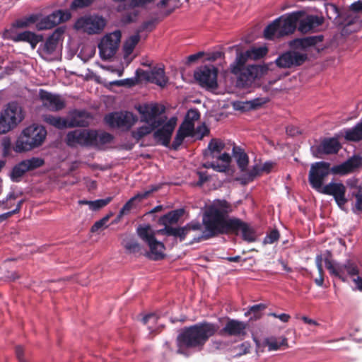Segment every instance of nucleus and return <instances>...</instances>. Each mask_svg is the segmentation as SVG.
Returning <instances> with one entry per match:
<instances>
[{
	"label": "nucleus",
	"mask_w": 362,
	"mask_h": 362,
	"mask_svg": "<svg viewBox=\"0 0 362 362\" xmlns=\"http://www.w3.org/2000/svg\"><path fill=\"white\" fill-rule=\"evenodd\" d=\"M40 99L42 105L51 111H59L65 107L64 100L59 95L40 90Z\"/></svg>",
	"instance_id": "24"
},
{
	"label": "nucleus",
	"mask_w": 362,
	"mask_h": 362,
	"mask_svg": "<svg viewBox=\"0 0 362 362\" xmlns=\"http://www.w3.org/2000/svg\"><path fill=\"white\" fill-rule=\"evenodd\" d=\"M209 133V129L205 125H200L197 127L196 132H194L195 136L199 139H202Z\"/></svg>",
	"instance_id": "53"
},
{
	"label": "nucleus",
	"mask_w": 362,
	"mask_h": 362,
	"mask_svg": "<svg viewBox=\"0 0 362 362\" xmlns=\"http://www.w3.org/2000/svg\"><path fill=\"white\" fill-rule=\"evenodd\" d=\"M296 24H268L264 31L267 40H274L293 33Z\"/></svg>",
	"instance_id": "23"
},
{
	"label": "nucleus",
	"mask_w": 362,
	"mask_h": 362,
	"mask_svg": "<svg viewBox=\"0 0 362 362\" xmlns=\"http://www.w3.org/2000/svg\"><path fill=\"white\" fill-rule=\"evenodd\" d=\"M265 308V305L264 304H257L255 305L250 308L249 310L245 313V315H250L251 313H254L255 318H258L259 316L258 313L263 310Z\"/></svg>",
	"instance_id": "48"
},
{
	"label": "nucleus",
	"mask_w": 362,
	"mask_h": 362,
	"mask_svg": "<svg viewBox=\"0 0 362 362\" xmlns=\"http://www.w3.org/2000/svg\"><path fill=\"white\" fill-rule=\"evenodd\" d=\"M218 70L214 66H204L194 72V78L199 84L207 89L217 87Z\"/></svg>",
	"instance_id": "17"
},
{
	"label": "nucleus",
	"mask_w": 362,
	"mask_h": 362,
	"mask_svg": "<svg viewBox=\"0 0 362 362\" xmlns=\"http://www.w3.org/2000/svg\"><path fill=\"white\" fill-rule=\"evenodd\" d=\"M49 8L46 7L41 11L28 16L23 23H65L70 20L71 13L68 10L59 9L49 13ZM16 23H21L16 21Z\"/></svg>",
	"instance_id": "11"
},
{
	"label": "nucleus",
	"mask_w": 362,
	"mask_h": 362,
	"mask_svg": "<svg viewBox=\"0 0 362 362\" xmlns=\"http://www.w3.org/2000/svg\"><path fill=\"white\" fill-rule=\"evenodd\" d=\"M325 267L329 274L343 281H346V275L352 278L355 287L362 291V274H360L358 266L353 262L347 260L344 264H340L331 259H325Z\"/></svg>",
	"instance_id": "6"
},
{
	"label": "nucleus",
	"mask_w": 362,
	"mask_h": 362,
	"mask_svg": "<svg viewBox=\"0 0 362 362\" xmlns=\"http://www.w3.org/2000/svg\"><path fill=\"white\" fill-rule=\"evenodd\" d=\"M155 187H152L149 190L139 192L132 198H131L122 207L120 211V215H124L130 211L134 206L139 203L141 200L146 198L152 192L156 190Z\"/></svg>",
	"instance_id": "30"
},
{
	"label": "nucleus",
	"mask_w": 362,
	"mask_h": 362,
	"mask_svg": "<svg viewBox=\"0 0 362 362\" xmlns=\"http://www.w3.org/2000/svg\"><path fill=\"white\" fill-rule=\"evenodd\" d=\"M138 118L130 112H116L107 115L105 121L111 127L130 129L137 121Z\"/></svg>",
	"instance_id": "15"
},
{
	"label": "nucleus",
	"mask_w": 362,
	"mask_h": 362,
	"mask_svg": "<svg viewBox=\"0 0 362 362\" xmlns=\"http://www.w3.org/2000/svg\"><path fill=\"white\" fill-rule=\"evenodd\" d=\"M182 215V210L173 211L165 215L162 218L164 224L173 223L178 221L179 218Z\"/></svg>",
	"instance_id": "43"
},
{
	"label": "nucleus",
	"mask_w": 362,
	"mask_h": 362,
	"mask_svg": "<svg viewBox=\"0 0 362 362\" xmlns=\"http://www.w3.org/2000/svg\"><path fill=\"white\" fill-rule=\"evenodd\" d=\"M94 138V130L76 129L68 132L66 141L69 146H91Z\"/></svg>",
	"instance_id": "19"
},
{
	"label": "nucleus",
	"mask_w": 362,
	"mask_h": 362,
	"mask_svg": "<svg viewBox=\"0 0 362 362\" xmlns=\"http://www.w3.org/2000/svg\"><path fill=\"white\" fill-rule=\"evenodd\" d=\"M25 25L13 24V26L9 30H5L3 36L6 39H10L15 42H28L31 45L32 48L34 49L36 45L41 40V37L33 32L22 31V27Z\"/></svg>",
	"instance_id": "14"
},
{
	"label": "nucleus",
	"mask_w": 362,
	"mask_h": 362,
	"mask_svg": "<svg viewBox=\"0 0 362 362\" xmlns=\"http://www.w3.org/2000/svg\"><path fill=\"white\" fill-rule=\"evenodd\" d=\"M247 324L236 320H229L221 332L227 333L230 336H241L245 334Z\"/></svg>",
	"instance_id": "29"
},
{
	"label": "nucleus",
	"mask_w": 362,
	"mask_h": 362,
	"mask_svg": "<svg viewBox=\"0 0 362 362\" xmlns=\"http://www.w3.org/2000/svg\"><path fill=\"white\" fill-rule=\"evenodd\" d=\"M113 139V136L107 132H97L94 131V138L92 139L91 146L100 147L105 144H109Z\"/></svg>",
	"instance_id": "37"
},
{
	"label": "nucleus",
	"mask_w": 362,
	"mask_h": 362,
	"mask_svg": "<svg viewBox=\"0 0 362 362\" xmlns=\"http://www.w3.org/2000/svg\"><path fill=\"white\" fill-rule=\"evenodd\" d=\"M326 258L330 259L329 257V255H327V256H326L325 257L322 255H317L315 259L316 266H317V270L319 272V277H317L315 279V282L319 286H322L323 285L324 277H323L322 262H325Z\"/></svg>",
	"instance_id": "41"
},
{
	"label": "nucleus",
	"mask_w": 362,
	"mask_h": 362,
	"mask_svg": "<svg viewBox=\"0 0 362 362\" xmlns=\"http://www.w3.org/2000/svg\"><path fill=\"white\" fill-rule=\"evenodd\" d=\"M218 328V325L203 322L184 329L177 338V353L187 356H189L187 349H202Z\"/></svg>",
	"instance_id": "3"
},
{
	"label": "nucleus",
	"mask_w": 362,
	"mask_h": 362,
	"mask_svg": "<svg viewBox=\"0 0 362 362\" xmlns=\"http://www.w3.org/2000/svg\"><path fill=\"white\" fill-rule=\"evenodd\" d=\"M1 145L4 148V153H7L10 148H11V140L9 138H7V137H5L3 139L2 141H1Z\"/></svg>",
	"instance_id": "59"
},
{
	"label": "nucleus",
	"mask_w": 362,
	"mask_h": 362,
	"mask_svg": "<svg viewBox=\"0 0 362 362\" xmlns=\"http://www.w3.org/2000/svg\"><path fill=\"white\" fill-rule=\"evenodd\" d=\"M233 107L237 110L247 111L250 109L249 103L245 102H235L233 103Z\"/></svg>",
	"instance_id": "54"
},
{
	"label": "nucleus",
	"mask_w": 362,
	"mask_h": 362,
	"mask_svg": "<svg viewBox=\"0 0 362 362\" xmlns=\"http://www.w3.org/2000/svg\"><path fill=\"white\" fill-rule=\"evenodd\" d=\"M153 25L154 24H141V25L136 29V33L131 35L124 42V59L127 64H129L134 58V57H132L131 55L136 45L141 39L146 37L147 34L154 28Z\"/></svg>",
	"instance_id": "12"
},
{
	"label": "nucleus",
	"mask_w": 362,
	"mask_h": 362,
	"mask_svg": "<svg viewBox=\"0 0 362 362\" xmlns=\"http://www.w3.org/2000/svg\"><path fill=\"white\" fill-rule=\"evenodd\" d=\"M111 199H112L110 197H108L106 199H97L95 201L79 200L78 204L81 205H88V207L90 210L98 211L109 204Z\"/></svg>",
	"instance_id": "38"
},
{
	"label": "nucleus",
	"mask_w": 362,
	"mask_h": 362,
	"mask_svg": "<svg viewBox=\"0 0 362 362\" xmlns=\"http://www.w3.org/2000/svg\"><path fill=\"white\" fill-rule=\"evenodd\" d=\"M160 231L168 235L180 238V240H184L189 232L188 228L187 226L182 228H173L166 226L163 230H160Z\"/></svg>",
	"instance_id": "39"
},
{
	"label": "nucleus",
	"mask_w": 362,
	"mask_h": 362,
	"mask_svg": "<svg viewBox=\"0 0 362 362\" xmlns=\"http://www.w3.org/2000/svg\"><path fill=\"white\" fill-rule=\"evenodd\" d=\"M23 202V200L19 201L14 210L0 215V222L6 219L8 217L11 216V215H13L16 213H18L21 208Z\"/></svg>",
	"instance_id": "52"
},
{
	"label": "nucleus",
	"mask_w": 362,
	"mask_h": 362,
	"mask_svg": "<svg viewBox=\"0 0 362 362\" xmlns=\"http://www.w3.org/2000/svg\"><path fill=\"white\" fill-rule=\"evenodd\" d=\"M267 102L266 98H255L251 100H248L250 109H255L258 107L262 106Z\"/></svg>",
	"instance_id": "49"
},
{
	"label": "nucleus",
	"mask_w": 362,
	"mask_h": 362,
	"mask_svg": "<svg viewBox=\"0 0 362 362\" xmlns=\"http://www.w3.org/2000/svg\"><path fill=\"white\" fill-rule=\"evenodd\" d=\"M344 134L346 140L352 141H360L362 139V122L358 123L352 128L345 129Z\"/></svg>",
	"instance_id": "33"
},
{
	"label": "nucleus",
	"mask_w": 362,
	"mask_h": 362,
	"mask_svg": "<svg viewBox=\"0 0 362 362\" xmlns=\"http://www.w3.org/2000/svg\"><path fill=\"white\" fill-rule=\"evenodd\" d=\"M94 0H74L72 3V7L81 8L90 4Z\"/></svg>",
	"instance_id": "56"
},
{
	"label": "nucleus",
	"mask_w": 362,
	"mask_h": 362,
	"mask_svg": "<svg viewBox=\"0 0 362 362\" xmlns=\"http://www.w3.org/2000/svg\"><path fill=\"white\" fill-rule=\"evenodd\" d=\"M271 315L276 318H279L281 321H282L284 322H288V320L290 319V316L285 313H282L280 315H276L275 313H272Z\"/></svg>",
	"instance_id": "63"
},
{
	"label": "nucleus",
	"mask_w": 362,
	"mask_h": 362,
	"mask_svg": "<svg viewBox=\"0 0 362 362\" xmlns=\"http://www.w3.org/2000/svg\"><path fill=\"white\" fill-rule=\"evenodd\" d=\"M250 344L247 341H245L243 344L238 345L235 347V349L238 350L237 355L241 356L247 354L250 351Z\"/></svg>",
	"instance_id": "51"
},
{
	"label": "nucleus",
	"mask_w": 362,
	"mask_h": 362,
	"mask_svg": "<svg viewBox=\"0 0 362 362\" xmlns=\"http://www.w3.org/2000/svg\"><path fill=\"white\" fill-rule=\"evenodd\" d=\"M42 119L47 124L53 126L57 129H62L66 128V117L54 116L52 115H45L42 117Z\"/></svg>",
	"instance_id": "36"
},
{
	"label": "nucleus",
	"mask_w": 362,
	"mask_h": 362,
	"mask_svg": "<svg viewBox=\"0 0 362 362\" xmlns=\"http://www.w3.org/2000/svg\"><path fill=\"white\" fill-rule=\"evenodd\" d=\"M340 144L337 139L330 138L326 139L316 147L317 151L315 150V147H312L313 154L316 157H319V154H332L336 153L340 148Z\"/></svg>",
	"instance_id": "26"
},
{
	"label": "nucleus",
	"mask_w": 362,
	"mask_h": 362,
	"mask_svg": "<svg viewBox=\"0 0 362 362\" xmlns=\"http://www.w3.org/2000/svg\"><path fill=\"white\" fill-rule=\"evenodd\" d=\"M24 118L21 106L9 103L0 115V134H6L15 128Z\"/></svg>",
	"instance_id": "10"
},
{
	"label": "nucleus",
	"mask_w": 362,
	"mask_h": 362,
	"mask_svg": "<svg viewBox=\"0 0 362 362\" xmlns=\"http://www.w3.org/2000/svg\"><path fill=\"white\" fill-rule=\"evenodd\" d=\"M122 247L125 250V252L134 257H140L144 255V248L138 242L136 238L132 235L125 234L122 237L121 242Z\"/></svg>",
	"instance_id": "25"
},
{
	"label": "nucleus",
	"mask_w": 362,
	"mask_h": 362,
	"mask_svg": "<svg viewBox=\"0 0 362 362\" xmlns=\"http://www.w3.org/2000/svg\"><path fill=\"white\" fill-rule=\"evenodd\" d=\"M105 24H74V29L80 33L88 35L100 34Z\"/></svg>",
	"instance_id": "31"
},
{
	"label": "nucleus",
	"mask_w": 362,
	"mask_h": 362,
	"mask_svg": "<svg viewBox=\"0 0 362 362\" xmlns=\"http://www.w3.org/2000/svg\"><path fill=\"white\" fill-rule=\"evenodd\" d=\"M122 37L120 30H115L106 34L98 45L100 55L102 59H107L117 52Z\"/></svg>",
	"instance_id": "13"
},
{
	"label": "nucleus",
	"mask_w": 362,
	"mask_h": 362,
	"mask_svg": "<svg viewBox=\"0 0 362 362\" xmlns=\"http://www.w3.org/2000/svg\"><path fill=\"white\" fill-rule=\"evenodd\" d=\"M16 199V196L14 192H10L7 196L5 200L0 201V206H4V209H8L10 206H8V202L14 200Z\"/></svg>",
	"instance_id": "55"
},
{
	"label": "nucleus",
	"mask_w": 362,
	"mask_h": 362,
	"mask_svg": "<svg viewBox=\"0 0 362 362\" xmlns=\"http://www.w3.org/2000/svg\"><path fill=\"white\" fill-rule=\"evenodd\" d=\"M136 233L149 247V251L144 250V255L152 260H159L164 257L165 246L163 243L155 238V231L149 225L139 226L136 229Z\"/></svg>",
	"instance_id": "9"
},
{
	"label": "nucleus",
	"mask_w": 362,
	"mask_h": 362,
	"mask_svg": "<svg viewBox=\"0 0 362 362\" xmlns=\"http://www.w3.org/2000/svg\"><path fill=\"white\" fill-rule=\"evenodd\" d=\"M230 211L226 201L215 202L206 211L203 218L205 226L204 236L212 237L219 233H242L244 240L253 242L255 240L252 229L245 222L237 218H228Z\"/></svg>",
	"instance_id": "1"
},
{
	"label": "nucleus",
	"mask_w": 362,
	"mask_h": 362,
	"mask_svg": "<svg viewBox=\"0 0 362 362\" xmlns=\"http://www.w3.org/2000/svg\"><path fill=\"white\" fill-rule=\"evenodd\" d=\"M137 76L148 82L164 87L168 83V78L165 76L163 67L155 66L150 70H136Z\"/></svg>",
	"instance_id": "22"
},
{
	"label": "nucleus",
	"mask_w": 362,
	"mask_h": 362,
	"mask_svg": "<svg viewBox=\"0 0 362 362\" xmlns=\"http://www.w3.org/2000/svg\"><path fill=\"white\" fill-rule=\"evenodd\" d=\"M224 147V143L220 139H211L209 143L208 148L204 152V156L206 157L216 158V160L211 162H206L204 164V166L206 168H211L218 172H226L228 169L231 158L227 153L220 154Z\"/></svg>",
	"instance_id": "8"
},
{
	"label": "nucleus",
	"mask_w": 362,
	"mask_h": 362,
	"mask_svg": "<svg viewBox=\"0 0 362 362\" xmlns=\"http://www.w3.org/2000/svg\"><path fill=\"white\" fill-rule=\"evenodd\" d=\"M346 187L341 182H330L318 192L333 196L336 203L341 209H344V206L347 202V199L345 197Z\"/></svg>",
	"instance_id": "20"
},
{
	"label": "nucleus",
	"mask_w": 362,
	"mask_h": 362,
	"mask_svg": "<svg viewBox=\"0 0 362 362\" xmlns=\"http://www.w3.org/2000/svg\"><path fill=\"white\" fill-rule=\"evenodd\" d=\"M178 0H161L160 2V6L161 7H166L169 8L165 13V15H168L174 8L178 6Z\"/></svg>",
	"instance_id": "46"
},
{
	"label": "nucleus",
	"mask_w": 362,
	"mask_h": 362,
	"mask_svg": "<svg viewBox=\"0 0 362 362\" xmlns=\"http://www.w3.org/2000/svg\"><path fill=\"white\" fill-rule=\"evenodd\" d=\"M359 165L357 159H349L346 162L334 166L330 168V164L327 162H316L312 164L309 173V182L311 186L317 192L321 190L323 186V182L330 173L334 174L344 175L352 171Z\"/></svg>",
	"instance_id": "5"
},
{
	"label": "nucleus",
	"mask_w": 362,
	"mask_h": 362,
	"mask_svg": "<svg viewBox=\"0 0 362 362\" xmlns=\"http://www.w3.org/2000/svg\"><path fill=\"white\" fill-rule=\"evenodd\" d=\"M111 216L112 214H108L100 220L96 221L91 228V232L95 233L99 230L106 228L107 227V222Z\"/></svg>",
	"instance_id": "44"
},
{
	"label": "nucleus",
	"mask_w": 362,
	"mask_h": 362,
	"mask_svg": "<svg viewBox=\"0 0 362 362\" xmlns=\"http://www.w3.org/2000/svg\"><path fill=\"white\" fill-rule=\"evenodd\" d=\"M194 136V124L189 120H185L180 127L175 141L173 142V147L177 148L180 146L186 136Z\"/></svg>",
	"instance_id": "28"
},
{
	"label": "nucleus",
	"mask_w": 362,
	"mask_h": 362,
	"mask_svg": "<svg viewBox=\"0 0 362 362\" xmlns=\"http://www.w3.org/2000/svg\"><path fill=\"white\" fill-rule=\"evenodd\" d=\"M16 356L19 360V362H26L23 358V349L21 346H17L16 349Z\"/></svg>",
	"instance_id": "64"
},
{
	"label": "nucleus",
	"mask_w": 362,
	"mask_h": 362,
	"mask_svg": "<svg viewBox=\"0 0 362 362\" xmlns=\"http://www.w3.org/2000/svg\"><path fill=\"white\" fill-rule=\"evenodd\" d=\"M286 344V339L284 337L282 338H267L263 342L264 346H268V350L269 351H276L280 349L281 346H284Z\"/></svg>",
	"instance_id": "40"
},
{
	"label": "nucleus",
	"mask_w": 362,
	"mask_h": 362,
	"mask_svg": "<svg viewBox=\"0 0 362 362\" xmlns=\"http://www.w3.org/2000/svg\"><path fill=\"white\" fill-rule=\"evenodd\" d=\"M43 164L44 160L37 157L24 160L13 167L10 175L11 179L18 182L26 172L40 168Z\"/></svg>",
	"instance_id": "21"
},
{
	"label": "nucleus",
	"mask_w": 362,
	"mask_h": 362,
	"mask_svg": "<svg viewBox=\"0 0 362 362\" xmlns=\"http://www.w3.org/2000/svg\"><path fill=\"white\" fill-rule=\"evenodd\" d=\"M321 15H308L305 10L286 13L276 18L272 23H324Z\"/></svg>",
	"instance_id": "16"
},
{
	"label": "nucleus",
	"mask_w": 362,
	"mask_h": 362,
	"mask_svg": "<svg viewBox=\"0 0 362 362\" xmlns=\"http://www.w3.org/2000/svg\"><path fill=\"white\" fill-rule=\"evenodd\" d=\"M322 35L295 39L289 42L293 51L286 52L280 55L275 61L280 68H289L298 66L307 59V52L318 42L322 41Z\"/></svg>",
	"instance_id": "4"
},
{
	"label": "nucleus",
	"mask_w": 362,
	"mask_h": 362,
	"mask_svg": "<svg viewBox=\"0 0 362 362\" xmlns=\"http://www.w3.org/2000/svg\"><path fill=\"white\" fill-rule=\"evenodd\" d=\"M137 110L141 115V121L145 124L133 131L132 136L139 140L160 127L154 132L153 136L158 142L168 146L176 126V119L173 117L165 122V117L162 115L163 109L156 104L140 105Z\"/></svg>",
	"instance_id": "2"
},
{
	"label": "nucleus",
	"mask_w": 362,
	"mask_h": 362,
	"mask_svg": "<svg viewBox=\"0 0 362 362\" xmlns=\"http://www.w3.org/2000/svg\"><path fill=\"white\" fill-rule=\"evenodd\" d=\"M89 115L83 111H74L66 117V128L74 127H85L89 123Z\"/></svg>",
	"instance_id": "27"
},
{
	"label": "nucleus",
	"mask_w": 362,
	"mask_h": 362,
	"mask_svg": "<svg viewBox=\"0 0 362 362\" xmlns=\"http://www.w3.org/2000/svg\"><path fill=\"white\" fill-rule=\"evenodd\" d=\"M325 9L327 12V18L329 20H336L339 16V12L337 8L332 4H325Z\"/></svg>",
	"instance_id": "45"
},
{
	"label": "nucleus",
	"mask_w": 362,
	"mask_h": 362,
	"mask_svg": "<svg viewBox=\"0 0 362 362\" xmlns=\"http://www.w3.org/2000/svg\"><path fill=\"white\" fill-rule=\"evenodd\" d=\"M47 135L46 129L42 127L33 124L26 127L18 138L14 151L18 153L28 151L42 145Z\"/></svg>",
	"instance_id": "7"
},
{
	"label": "nucleus",
	"mask_w": 362,
	"mask_h": 362,
	"mask_svg": "<svg viewBox=\"0 0 362 362\" xmlns=\"http://www.w3.org/2000/svg\"><path fill=\"white\" fill-rule=\"evenodd\" d=\"M186 226L188 228V231L191 230H198L202 228V225L199 222H192Z\"/></svg>",
	"instance_id": "61"
},
{
	"label": "nucleus",
	"mask_w": 362,
	"mask_h": 362,
	"mask_svg": "<svg viewBox=\"0 0 362 362\" xmlns=\"http://www.w3.org/2000/svg\"><path fill=\"white\" fill-rule=\"evenodd\" d=\"M349 11L362 15V0L356 1L349 6Z\"/></svg>",
	"instance_id": "50"
},
{
	"label": "nucleus",
	"mask_w": 362,
	"mask_h": 362,
	"mask_svg": "<svg viewBox=\"0 0 362 362\" xmlns=\"http://www.w3.org/2000/svg\"><path fill=\"white\" fill-rule=\"evenodd\" d=\"M315 25L318 24H299L298 30L303 33H306L312 31L315 28Z\"/></svg>",
	"instance_id": "57"
},
{
	"label": "nucleus",
	"mask_w": 362,
	"mask_h": 362,
	"mask_svg": "<svg viewBox=\"0 0 362 362\" xmlns=\"http://www.w3.org/2000/svg\"><path fill=\"white\" fill-rule=\"evenodd\" d=\"M233 153L238 167L242 171H244L248 164V157L247 154L237 146L233 148Z\"/></svg>",
	"instance_id": "35"
},
{
	"label": "nucleus",
	"mask_w": 362,
	"mask_h": 362,
	"mask_svg": "<svg viewBox=\"0 0 362 362\" xmlns=\"http://www.w3.org/2000/svg\"><path fill=\"white\" fill-rule=\"evenodd\" d=\"M247 56L250 57V59H259L265 56L268 52V49L266 46H261L258 47H252L247 50Z\"/></svg>",
	"instance_id": "42"
},
{
	"label": "nucleus",
	"mask_w": 362,
	"mask_h": 362,
	"mask_svg": "<svg viewBox=\"0 0 362 362\" xmlns=\"http://www.w3.org/2000/svg\"><path fill=\"white\" fill-rule=\"evenodd\" d=\"M250 57L247 56V51L245 52H240L237 54L235 61L230 65V71L235 75H238L242 69L245 68L244 66Z\"/></svg>",
	"instance_id": "32"
},
{
	"label": "nucleus",
	"mask_w": 362,
	"mask_h": 362,
	"mask_svg": "<svg viewBox=\"0 0 362 362\" xmlns=\"http://www.w3.org/2000/svg\"><path fill=\"white\" fill-rule=\"evenodd\" d=\"M64 30V27H59L49 36L45 42V48L48 52H52L55 49L57 42L61 39Z\"/></svg>",
	"instance_id": "34"
},
{
	"label": "nucleus",
	"mask_w": 362,
	"mask_h": 362,
	"mask_svg": "<svg viewBox=\"0 0 362 362\" xmlns=\"http://www.w3.org/2000/svg\"><path fill=\"white\" fill-rule=\"evenodd\" d=\"M268 71L267 66L249 65L241 69L238 76V84L247 86L252 84L257 78L264 75Z\"/></svg>",
	"instance_id": "18"
},
{
	"label": "nucleus",
	"mask_w": 362,
	"mask_h": 362,
	"mask_svg": "<svg viewBox=\"0 0 362 362\" xmlns=\"http://www.w3.org/2000/svg\"><path fill=\"white\" fill-rule=\"evenodd\" d=\"M203 55H204V52H198V53H197V54L189 55V56L187 57V62H188L189 63L194 62H195L196 60H197V59H199V58H201Z\"/></svg>",
	"instance_id": "60"
},
{
	"label": "nucleus",
	"mask_w": 362,
	"mask_h": 362,
	"mask_svg": "<svg viewBox=\"0 0 362 362\" xmlns=\"http://www.w3.org/2000/svg\"><path fill=\"white\" fill-rule=\"evenodd\" d=\"M153 1V0H132L131 5L134 7H141L146 6Z\"/></svg>",
	"instance_id": "58"
},
{
	"label": "nucleus",
	"mask_w": 362,
	"mask_h": 362,
	"mask_svg": "<svg viewBox=\"0 0 362 362\" xmlns=\"http://www.w3.org/2000/svg\"><path fill=\"white\" fill-rule=\"evenodd\" d=\"M157 320V317L155 314H149L145 317H143L142 321L144 324H147L150 321H152L153 322H156Z\"/></svg>",
	"instance_id": "62"
},
{
	"label": "nucleus",
	"mask_w": 362,
	"mask_h": 362,
	"mask_svg": "<svg viewBox=\"0 0 362 362\" xmlns=\"http://www.w3.org/2000/svg\"><path fill=\"white\" fill-rule=\"evenodd\" d=\"M279 234L276 230H272L264 239V244H272L279 239Z\"/></svg>",
	"instance_id": "47"
}]
</instances>
